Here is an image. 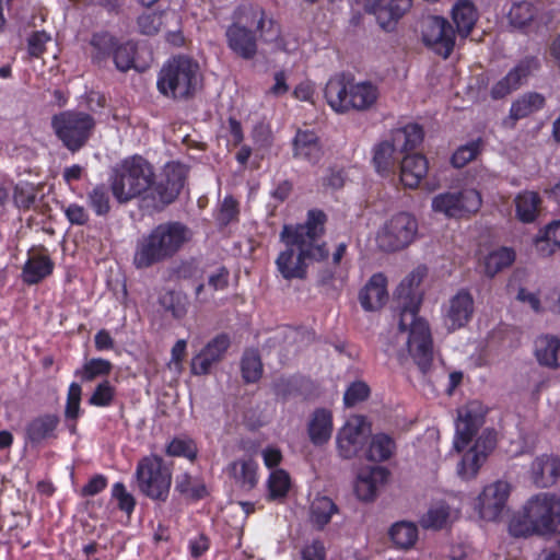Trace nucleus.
Listing matches in <instances>:
<instances>
[{"mask_svg":"<svg viewBox=\"0 0 560 560\" xmlns=\"http://www.w3.org/2000/svg\"><path fill=\"white\" fill-rule=\"evenodd\" d=\"M82 388L78 383H71L68 388L65 416L69 420H77L80 416Z\"/></svg>","mask_w":560,"mask_h":560,"instance_id":"nucleus-51","label":"nucleus"},{"mask_svg":"<svg viewBox=\"0 0 560 560\" xmlns=\"http://www.w3.org/2000/svg\"><path fill=\"white\" fill-rule=\"evenodd\" d=\"M515 258L514 252L502 247L487 255L483 260V271L487 276L493 277L501 269L510 266Z\"/></svg>","mask_w":560,"mask_h":560,"instance_id":"nucleus-41","label":"nucleus"},{"mask_svg":"<svg viewBox=\"0 0 560 560\" xmlns=\"http://www.w3.org/2000/svg\"><path fill=\"white\" fill-rule=\"evenodd\" d=\"M389 537L399 549H410L418 540V527L407 521H400L392 525Z\"/></svg>","mask_w":560,"mask_h":560,"instance_id":"nucleus-38","label":"nucleus"},{"mask_svg":"<svg viewBox=\"0 0 560 560\" xmlns=\"http://www.w3.org/2000/svg\"><path fill=\"white\" fill-rule=\"evenodd\" d=\"M475 302L467 290L458 291L452 296L443 311V323L448 331L464 327L472 317Z\"/></svg>","mask_w":560,"mask_h":560,"instance_id":"nucleus-18","label":"nucleus"},{"mask_svg":"<svg viewBox=\"0 0 560 560\" xmlns=\"http://www.w3.org/2000/svg\"><path fill=\"white\" fill-rule=\"evenodd\" d=\"M452 18L459 36L465 38L471 33L478 20V11L471 1L458 0L452 9Z\"/></svg>","mask_w":560,"mask_h":560,"instance_id":"nucleus-31","label":"nucleus"},{"mask_svg":"<svg viewBox=\"0 0 560 560\" xmlns=\"http://www.w3.org/2000/svg\"><path fill=\"white\" fill-rule=\"evenodd\" d=\"M256 33L265 40H272L279 36V27L261 7H241L225 31L228 47L237 57L250 60L258 50Z\"/></svg>","mask_w":560,"mask_h":560,"instance_id":"nucleus-4","label":"nucleus"},{"mask_svg":"<svg viewBox=\"0 0 560 560\" xmlns=\"http://www.w3.org/2000/svg\"><path fill=\"white\" fill-rule=\"evenodd\" d=\"M191 231L179 222L162 223L142 236L136 247L133 264L138 269L148 268L172 257L190 241Z\"/></svg>","mask_w":560,"mask_h":560,"instance_id":"nucleus-5","label":"nucleus"},{"mask_svg":"<svg viewBox=\"0 0 560 560\" xmlns=\"http://www.w3.org/2000/svg\"><path fill=\"white\" fill-rule=\"evenodd\" d=\"M560 525V499L541 492L528 499L524 505V522H512L510 530L514 536L552 534Z\"/></svg>","mask_w":560,"mask_h":560,"instance_id":"nucleus-7","label":"nucleus"},{"mask_svg":"<svg viewBox=\"0 0 560 560\" xmlns=\"http://www.w3.org/2000/svg\"><path fill=\"white\" fill-rule=\"evenodd\" d=\"M63 213L68 221L74 225H84L89 222L90 215L88 210L78 203H70L63 208Z\"/></svg>","mask_w":560,"mask_h":560,"instance_id":"nucleus-58","label":"nucleus"},{"mask_svg":"<svg viewBox=\"0 0 560 560\" xmlns=\"http://www.w3.org/2000/svg\"><path fill=\"white\" fill-rule=\"evenodd\" d=\"M293 156L316 164L323 156L319 138L314 131L299 130L293 139Z\"/></svg>","mask_w":560,"mask_h":560,"instance_id":"nucleus-26","label":"nucleus"},{"mask_svg":"<svg viewBox=\"0 0 560 560\" xmlns=\"http://www.w3.org/2000/svg\"><path fill=\"white\" fill-rule=\"evenodd\" d=\"M230 347V338L220 334L211 339L191 360V372L195 375H206L213 364L222 360Z\"/></svg>","mask_w":560,"mask_h":560,"instance_id":"nucleus-19","label":"nucleus"},{"mask_svg":"<svg viewBox=\"0 0 560 560\" xmlns=\"http://www.w3.org/2000/svg\"><path fill=\"white\" fill-rule=\"evenodd\" d=\"M89 207L97 217H106L110 212V196L104 184L94 186L86 195Z\"/></svg>","mask_w":560,"mask_h":560,"instance_id":"nucleus-42","label":"nucleus"},{"mask_svg":"<svg viewBox=\"0 0 560 560\" xmlns=\"http://www.w3.org/2000/svg\"><path fill=\"white\" fill-rule=\"evenodd\" d=\"M162 16L163 14L161 12H149L141 14L137 21L141 34L148 36L155 35L160 31L163 23Z\"/></svg>","mask_w":560,"mask_h":560,"instance_id":"nucleus-55","label":"nucleus"},{"mask_svg":"<svg viewBox=\"0 0 560 560\" xmlns=\"http://www.w3.org/2000/svg\"><path fill=\"white\" fill-rule=\"evenodd\" d=\"M302 560H326V547L320 539H313L301 549Z\"/></svg>","mask_w":560,"mask_h":560,"instance_id":"nucleus-57","label":"nucleus"},{"mask_svg":"<svg viewBox=\"0 0 560 560\" xmlns=\"http://www.w3.org/2000/svg\"><path fill=\"white\" fill-rule=\"evenodd\" d=\"M424 277L420 268L408 275L396 290L399 307V329L409 331L407 346L409 354L422 374H427L433 360L432 338L428 323L418 317L422 293L419 285Z\"/></svg>","mask_w":560,"mask_h":560,"instance_id":"nucleus-3","label":"nucleus"},{"mask_svg":"<svg viewBox=\"0 0 560 560\" xmlns=\"http://www.w3.org/2000/svg\"><path fill=\"white\" fill-rule=\"evenodd\" d=\"M51 127L63 147L75 153L90 140L95 120L84 112L65 110L52 116Z\"/></svg>","mask_w":560,"mask_h":560,"instance_id":"nucleus-9","label":"nucleus"},{"mask_svg":"<svg viewBox=\"0 0 560 560\" xmlns=\"http://www.w3.org/2000/svg\"><path fill=\"white\" fill-rule=\"evenodd\" d=\"M351 81L345 74H336L325 86V98L336 113H347L350 97Z\"/></svg>","mask_w":560,"mask_h":560,"instance_id":"nucleus-25","label":"nucleus"},{"mask_svg":"<svg viewBox=\"0 0 560 560\" xmlns=\"http://www.w3.org/2000/svg\"><path fill=\"white\" fill-rule=\"evenodd\" d=\"M387 476V469L380 466L373 467L366 475H360L355 483L357 495L364 501L373 500L377 485L385 481Z\"/></svg>","mask_w":560,"mask_h":560,"instance_id":"nucleus-35","label":"nucleus"},{"mask_svg":"<svg viewBox=\"0 0 560 560\" xmlns=\"http://www.w3.org/2000/svg\"><path fill=\"white\" fill-rule=\"evenodd\" d=\"M455 31L452 24L441 16H429L422 25V40L436 55L447 58L455 46Z\"/></svg>","mask_w":560,"mask_h":560,"instance_id":"nucleus-13","label":"nucleus"},{"mask_svg":"<svg viewBox=\"0 0 560 560\" xmlns=\"http://www.w3.org/2000/svg\"><path fill=\"white\" fill-rule=\"evenodd\" d=\"M60 419L57 415L46 413L32 419L25 429L26 439L33 445L57 438Z\"/></svg>","mask_w":560,"mask_h":560,"instance_id":"nucleus-23","label":"nucleus"},{"mask_svg":"<svg viewBox=\"0 0 560 560\" xmlns=\"http://www.w3.org/2000/svg\"><path fill=\"white\" fill-rule=\"evenodd\" d=\"M175 491L186 499L200 500L207 495V488L205 482L188 472H183L176 476Z\"/></svg>","mask_w":560,"mask_h":560,"instance_id":"nucleus-37","label":"nucleus"},{"mask_svg":"<svg viewBox=\"0 0 560 560\" xmlns=\"http://www.w3.org/2000/svg\"><path fill=\"white\" fill-rule=\"evenodd\" d=\"M160 303L174 318L179 319L187 314L188 300L179 292H165L161 295Z\"/></svg>","mask_w":560,"mask_h":560,"instance_id":"nucleus-47","label":"nucleus"},{"mask_svg":"<svg viewBox=\"0 0 560 560\" xmlns=\"http://www.w3.org/2000/svg\"><path fill=\"white\" fill-rule=\"evenodd\" d=\"M486 459L485 452L482 453L471 447L457 466L458 476L465 480L474 478Z\"/></svg>","mask_w":560,"mask_h":560,"instance_id":"nucleus-43","label":"nucleus"},{"mask_svg":"<svg viewBox=\"0 0 560 560\" xmlns=\"http://www.w3.org/2000/svg\"><path fill=\"white\" fill-rule=\"evenodd\" d=\"M545 96L537 92H527L515 100L510 108V117L514 120L525 118L545 106Z\"/></svg>","mask_w":560,"mask_h":560,"instance_id":"nucleus-36","label":"nucleus"},{"mask_svg":"<svg viewBox=\"0 0 560 560\" xmlns=\"http://www.w3.org/2000/svg\"><path fill=\"white\" fill-rule=\"evenodd\" d=\"M115 397V388L108 381L100 383L91 397L89 404L95 407H108Z\"/></svg>","mask_w":560,"mask_h":560,"instance_id":"nucleus-52","label":"nucleus"},{"mask_svg":"<svg viewBox=\"0 0 560 560\" xmlns=\"http://www.w3.org/2000/svg\"><path fill=\"white\" fill-rule=\"evenodd\" d=\"M267 486L270 500L282 499L290 489V476L283 469H276L270 472Z\"/></svg>","mask_w":560,"mask_h":560,"instance_id":"nucleus-46","label":"nucleus"},{"mask_svg":"<svg viewBox=\"0 0 560 560\" xmlns=\"http://www.w3.org/2000/svg\"><path fill=\"white\" fill-rule=\"evenodd\" d=\"M394 450L393 439L387 434L378 433L372 436L365 456L372 462H383L393 455Z\"/></svg>","mask_w":560,"mask_h":560,"instance_id":"nucleus-40","label":"nucleus"},{"mask_svg":"<svg viewBox=\"0 0 560 560\" xmlns=\"http://www.w3.org/2000/svg\"><path fill=\"white\" fill-rule=\"evenodd\" d=\"M370 394L369 386L363 382L352 383L345 393L343 401L347 407H352L368 398Z\"/></svg>","mask_w":560,"mask_h":560,"instance_id":"nucleus-56","label":"nucleus"},{"mask_svg":"<svg viewBox=\"0 0 560 560\" xmlns=\"http://www.w3.org/2000/svg\"><path fill=\"white\" fill-rule=\"evenodd\" d=\"M112 363L105 359H91L85 362L81 370L75 371V376L82 382H91L97 376L109 374Z\"/></svg>","mask_w":560,"mask_h":560,"instance_id":"nucleus-49","label":"nucleus"},{"mask_svg":"<svg viewBox=\"0 0 560 560\" xmlns=\"http://www.w3.org/2000/svg\"><path fill=\"white\" fill-rule=\"evenodd\" d=\"M451 516V509L445 503H438L432 506L421 518L424 528L440 529L444 527Z\"/></svg>","mask_w":560,"mask_h":560,"instance_id":"nucleus-48","label":"nucleus"},{"mask_svg":"<svg viewBox=\"0 0 560 560\" xmlns=\"http://www.w3.org/2000/svg\"><path fill=\"white\" fill-rule=\"evenodd\" d=\"M529 478L538 488H549L560 479V457L555 454L537 456L529 469Z\"/></svg>","mask_w":560,"mask_h":560,"instance_id":"nucleus-20","label":"nucleus"},{"mask_svg":"<svg viewBox=\"0 0 560 560\" xmlns=\"http://www.w3.org/2000/svg\"><path fill=\"white\" fill-rule=\"evenodd\" d=\"M166 453L171 456H194L191 444L185 440L174 439L166 447Z\"/></svg>","mask_w":560,"mask_h":560,"instance_id":"nucleus-62","label":"nucleus"},{"mask_svg":"<svg viewBox=\"0 0 560 560\" xmlns=\"http://www.w3.org/2000/svg\"><path fill=\"white\" fill-rule=\"evenodd\" d=\"M370 434V427L361 416L350 417L337 434V448L342 458L359 455Z\"/></svg>","mask_w":560,"mask_h":560,"instance_id":"nucleus-14","label":"nucleus"},{"mask_svg":"<svg viewBox=\"0 0 560 560\" xmlns=\"http://www.w3.org/2000/svg\"><path fill=\"white\" fill-rule=\"evenodd\" d=\"M485 412L478 401H471L458 410L454 447L462 452L483 424Z\"/></svg>","mask_w":560,"mask_h":560,"instance_id":"nucleus-17","label":"nucleus"},{"mask_svg":"<svg viewBox=\"0 0 560 560\" xmlns=\"http://www.w3.org/2000/svg\"><path fill=\"white\" fill-rule=\"evenodd\" d=\"M417 233V219L408 212H399L380 229L376 243L385 252H395L410 245Z\"/></svg>","mask_w":560,"mask_h":560,"instance_id":"nucleus-11","label":"nucleus"},{"mask_svg":"<svg viewBox=\"0 0 560 560\" xmlns=\"http://www.w3.org/2000/svg\"><path fill=\"white\" fill-rule=\"evenodd\" d=\"M482 203L481 195L476 189L442 192L433 197L431 207L434 212L447 218H463L476 213Z\"/></svg>","mask_w":560,"mask_h":560,"instance_id":"nucleus-12","label":"nucleus"},{"mask_svg":"<svg viewBox=\"0 0 560 560\" xmlns=\"http://www.w3.org/2000/svg\"><path fill=\"white\" fill-rule=\"evenodd\" d=\"M332 415L326 408L316 409L308 421L307 432L314 445L326 444L332 434Z\"/></svg>","mask_w":560,"mask_h":560,"instance_id":"nucleus-27","label":"nucleus"},{"mask_svg":"<svg viewBox=\"0 0 560 560\" xmlns=\"http://www.w3.org/2000/svg\"><path fill=\"white\" fill-rule=\"evenodd\" d=\"M540 68L537 57L527 56L520 60L501 80L491 88L493 100H501L520 89Z\"/></svg>","mask_w":560,"mask_h":560,"instance_id":"nucleus-15","label":"nucleus"},{"mask_svg":"<svg viewBox=\"0 0 560 560\" xmlns=\"http://www.w3.org/2000/svg\"><path fill=\"white\" fill-rule=\"evenodd\" d=\"M386 0H373L368 11L372 12L384 30H389L392 24L400 19L410 8L411 0H390L384 4Z\"/></svg>","mask_w":560,"mask_h":560,"instance_id":"nucleus-24","label":"nucleus"},{"mask_svg":"<svg viewBox=\"0 0 560 560\" xmlns=\"http://www.w3.org/2000/svg\"><path fill=\"white\" fill-rule=\"evenodd\" d=\"M326 214L320 210H310L304 224L284 225L280 240L284 243L276 258L277 272L288 281L304 280L308 265L328 258L329 250L322 237L325 233Z\"/></svg>","mask_w":560,"mask_h":560,"instance_id":"nucleus-2","label":"nucleus"},{"mask_svg":"<svg viewBox=\"0 0 560 560\" xmlns=\"http://www.w3.org/2000/svg\"><path fill=\"white\" fill-rule=\"evenodd\" d=\"M139 490L154 501L165 502L172 483V474L159 456L142 458L137 466Z\"/></svg>","mask_w":560,"mask_h":560,"instance_id":"nucleus-10","label":"nucleus"},{"mask_svg":"<svg viewBox=\"0 0 560 560\" xmlns=\"http://www.w3.org/2000/svg\"><path fill=\"white\" fill-rule=\"evenodd\" d=\"M186 168L180 163H167L161 177L154 180L152 165L139 155L125 159L117 164L109 177L110 190L118 203L147 192L154 208L172 203L184 187Z\"/></svg>","mask_w":560,"mask_h":560,"instance_id":"nucleus-1","label":"nucleus"},{"mask_svg":"<svg viewBox=\"0 0 560 560\" xmlns=\"http://www.w3.org/2000/svg\"><path fill=\"white\" fill-rule=\"evenodd\" d=\"M117 43L118 39L108 32L94 33L90 39L92 61L98 66L105 63L113 56Z\"/></svg>","mask_w":560,"mask_h":560,"instance_id":"nucleus-34","label":"nucleus"},{"mask_svg":"<svg viewBox=\"0 0 560 560\" xmlns=\"http://www.w3.org/2000/svg\"><path fill=\"white\" fill-rule=\"evenodd\" d=\"M495 443V433L487 430L477 439L472 447L479 452H485V457L487 458L489 453L494 448Z\"/></svg>","mask_w":560,"mask_h":560,"instance_id":"nucleus-63","label":"nucleus"},{"mask_svg":"<svg viewBox=\"0 0 560 560\" xmlns=\"http://www.w3.org/2000/svg\"><path fill=\"white\" fill-rule=\"evenodd\" d=\"M112 495L117 500L118 509L130 516L136 506V500L121 482H116L112 488Z\"/></svg>","mask_w":560,"mask_h":560,"instance_id":"nucleus-54","label":"nucleus"},{"mask_svg":"<svg viewBox=\"0 0 560 560\" xmlns=\"http://www.w3.org/2000/svg\"><path fill=\"white\" fill-rule=\"evenodd\" d=\"M536 8L528 1L515 2L508 14L511 25L517 28L526 27L535 18Z\"/></svg>","mask_w":560,"mask_h":560,"instance_id":"nucleus-44","label":"nucleus"},{"mask_svg":"<svg viewBox=\"0 0 560 560\" xmlns=\"http://www.w3.org/2000/svg\"><path fill=\"white\" fill-rule=\"evenodd\" d=\"M480 151V141H471L458 148L452 156V164L460 168L472 161Z\"/></svg>","mask_w":560,"mask_h":560,"instance_id":"nucleus-53","label":"nucleus"},{"mask_svg":"<svg viewBox=\"0 0 560 560\" xmlns=\"http://www.w3.org/2000/svg\"><path fill=\"white\" fill-rule=\"evenodd\" d=\"M54 270L51 259L40 253H34L28 256L23 267V280L27 284H36L49 276Z\"/></svg>","mask_w":560,"mask_h":560,"instance_id":"nucleus-30","label":"nucleus"},{"mask_svg":"<svg viewBox=\"0 0 560 560\" xmlns=\"http://www.w3.org/2000/svg\"><path fill=\"white\" fill-rule=\"evenodd\" d=\"M200 84L199 65L187 56H176L165 62L156 81L159 92L174 100H186L192 96Z\"/></svg>","mask_w":560,"mask_h":560,"instance_id":"nucleus-6","label":"nucleus"},{"mask_svg":"<svg viewBox=\"0 0 560 560\" xmlns=\"http://www.w3.org/2000/svg\"><path fill=\"white\" fill-rule=\"evenodd\" d=\"M262 364L259 354L254 351H246L242 359V375L245 382L255 383L261 377Z\"/></svg>","mask_w":560,"mask_h":560,"instance_id":"nucleus-50","label":"nucleus"},{"mask_svg":"<svg viewBox=\"0 0 560 560\" xmlns=\"http://www.w3.org/2000/svg\"><path fill=\"white\" fill-rule=\"evenodd\" d=\"M338 512L337 504L330 498L318 495L311 503L310 522L316 529L323 530Z\"/></svg>","mask_w":560,"mask_h":560,"instance_id":"nucleus-32","label":"nucleus"},{"mask_svg":"<svg viewBox=\"0 0 560 560\" xmlns=\"http://www.w3.org/2000/svg\"><path fill=\"white\" fill-rule=\"evenodd\" d=\"M535 355L541 365L560 366V339L552 336H541L535 341Z\"/></svg>","mask_w":560,"mask_h":560,"instance_id":"nucleus-33","label":"nucleus"},{"mask_svg":"<svg viewBox=\"0 0 560 560\" xmlns=\"http://www.w3.org/2000/svg\"><path fill=\"white\" fill-rule=\"evenodd\" d=\"M387 280L383 273L373 275L359 292V302L366 312L382 308L388 300Z\"/></svg>","mask_w":560,"mask_h":560,"instance_id":"nucleus-21","label":"nucleus"},{"mask_svg":"<svg viewBox=\"0 0 560 560\" xmlns=\"http://www.w3.org/2000/svg\"><path fill=\"white\" fill-rule=\"evenodd\" d=\"M423 140V130L418 124H409L393 131L392 140H385L374 147L373 163L376 172L387 175L392 171L398 151L407 153Z\"/></svg>","mask_w":560,"mask_h":560,"instance_id":"nucleus-8","label":"nucleus"},{"mask_svg":"<svg viewBox=\"0 0 560 560\" xmlns=\"http://www.w3.org/2000/svg\"><path fill=\"white\" fill-rule=\"evenodd\" d=\"M540 198L537 192L524 191L515 197L517 218L524 223L533 222L538 213Z\"/></svg>","mask_w":560,"mask_h":560,"instance_id":"nucleus-39","label":"nucleus"},{"mask_svg":"<svg viewBox=\"0 0 560 560\" xmlns=\"http://www.w3.org/2000/svg\"><path fill=\"white\" fill-rule=\"evenodd\" d=\"M378 96V89L373 83L368 81L353 83L351 81L348 112L351 109L368 110L376 103Z\"/></svg>","mask_w":560,"mask_h":560,"instance_id":"nucleus-29","label":"nucleus"},{"mask_svg":"<svg viewBox=\"0 0 560 560\" xmlns=\"http://www.w3.org/2000/svg\"><path fill=\"white\" fill-rule=\"evenodd\" d=\"M226 472L238 488L253 490L258 483V464L250 457H243L230 463Z\"/></svg>","mask_w":560,"mask_h":560,"instance_id":"nucleus-22","label":"nucleus"},{"mask_svg":"<svg viewBox=\"0 0 560 560\" xmlns=\"http://www.w3.org/2000/svg\"><path fill=\"white\" fill-rule=\"evenodd\" d=\"M509 495L510 485L506 481L498 480L486 486L477 498L476 508L480 517L486 521L498 520L506 505Z\"/></svg>","mask_w":560,"mask_h":560,"instance_id":"nucleus-16","label":"nucleus"},{"mask_svg":"<svg viewBox=\"0 0 560 560\" xmlns=\"http://www.w3.org/2000/svg\"><path fill=\"white\" fill-rule=\"evenodd\" d=\"M210 548V540L205 534H197L188 541L189 553L192 558H200Z\"/></svg>","mask_w":560,"mask_h":560,"instance_id":"nucleus-60","label":"nucleus"},{"mask_svg":"<svg viewBox=\"0 0 560 560\" xmlns=\"http://www.w3.org/2000/svg\"><path fill=\"white\" fill-rule=\"evenodd\" d=\"M106 486L107 479L103 475H96L82 488V494L93 497L103 491Z\"/></svg>","mask_w":560,"mask_h":560,"instance_id":"nucleus-64","label":"nucleus"},{"mask_svg":"<svg viewBox=\"0 0 560 560\" xmlns=\"http://www.w3.org/2000/svg\"><path fill=\"white\" fill-rule=\"evenodd\" d=\"M428 173V161L421 154H406L400 163V180L408 188H416Z\"/></svg>","mask_w":560,"mask_h":560,"instance_id":"nucleus-28","label":"nucleus"},{"mask_svg":"<svg viewBox=\"0 0 560 560\" xmlns=\"http://www.w3.org/2000/svg\"><path fill=\"white\" fill-rule=\"evenodd\" d=\"M35 194L31 186L18 185L14 188V203L20 209H30L35 202Z\"/></svg>","mask_w":560,"mask_h":560,"instance_id":"nucleus-59","label":"nucleus"},{"mask_svg":"<svg viewBox=\"0 0 560 560\" xmlns=\"http://www.w3.org/2000/svg\"><path fill=\"white\" fill-rule=\"evenodd\" d=\"M50 36L45 32H35L28 38V52L33 57H39L45 50Z\"/></svg>","mask_w":560,"mask_h":560,"instance_id":"nucleus-61","label":"nucleus"},{"mask_svg":"<svg viewBox=\"0 0 560 560\" xmlns=\"http://www.w3.org/2000/svg\"><path fill=\"white\" fill-rule=\"evenodd\" d=\"M136 50V44L131 40L117 43L112 56L117 70L126 72L133 68Z\"/></svg>","mask_w":560,"mask_h":560,"instance_id":"nucleus-45","label":"nucleus"}]
</instances>
